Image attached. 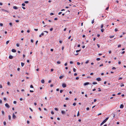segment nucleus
Wrapping results in <instances>:
<instances>
[{
  "label": "nucleus",
  "instance_id": "f257e3e1",
  "mask_svg": "<svg viewBox=\"0 0 126 126\" xmlns=\"http://www.w3.org/2000/svg\"><path fill=\"white\" fill-rule=\"evenodd\" d=\"M109 119V117L106 118L105 120H104L103 122L100 125L101 126L103 125L104 123H105Z\"/></svg>",
  "mask_w": 126,
  "mask_h": 126
},
{
  "label": "nucleus",
  "instance_id": "f03ea898",
  "mask_svg": "<svg viewBox=\"0 0 126 126\" xmlns=\"http://www.w3.org/2000/svg\"><path fill=\"white\" fill-rule=\"evenodd\" d=\"M62 86L63 88L65 87H66V84L64 83H63L62 84Z\"/></svg>",
  "mask_w": 126,
  "mask_h": 126
},
{
  "label": "nucleus",
  "instance_id": "7ed1b4c3",
  "mask_svg": "<svg viewBox=\"0 0 126 126\" xmlns=\"http://www.w3.org/2000/svg\"><path fill=\"white\" fill-rule=\"evenodd\" d=\"M46 32V33L47 34L48 33V32L47 31H44L41 34L43 36L44 35V32Z\"/></svg>",
  "mask_w": 126,
  "mask_h": 126
},
{
  "label": "nucleus",
  "instance_id": "20e7f679",
  "mask_svg": "<svg viewBox=\"0 0 126 126\" xmlns=\"http://www.w3.org/2000/svg\"><path fill=\"white\" fill-rule=\"evenodd\" d=\"M5 106L7 107L8 108H9L10 107L9 106L8 104L7 103H6L5 104Z\"/></svg>",
  "mask_w": 126,
  "mask_h": 126
},
{
  "label": "nucleus",
  "instance_id": "39448f33",
  "mask_svg": "<svg viewBox=\"0 0 126 126\" xmlns=\"http://www.w3.org/2000/svg\"><path fill=\"white\" fill-rule=\"evenodd\" d=\"M13 118L14 119H15L16 118V116L14 113L13 114Z\"/></svg>",
  "mask_w": 126,
  "mask_h": 126
},
{
  "label": "nucleus",
  "instance_id": "423d86ee",
  "mask_svg": "<svg viewBox=\"0 0 126 126\" xmlns=\"http://www.w3.org/2000/svg\"><path fill=\"white\" fill-rule=\"evenodd\" d=\"M96 79L98 81H100L101 80L100 78H97Z\"/></svg>",
  "mask_w": 126,
  "mask_h": 126
},
{
  "label": "nucleus",
  "instance_id": "0eeeda50",
  "mask_svg": "<svg viewBox=\"0 0 126 126\" xmlns=\"http://www.w3.org/2000/svg\"><path fill=\"white\" fill-rule=\"evenodd\" d=\"M89 84V83L88 82H87L84 83V86L86 85Z\"/></svg>",
  "mask_w": 126,
  "mask_h": 126
},
{
  "label": "nucleus",
  "instance_id": "6e6552de",
  "mask_svg": "<svg viewBox=\"0 0 126 126\" xmlns=\"http://www.w3.org/2000/svg\"><path fill=\"white\" fill-rule=\"evenodd\" d=\"M12 51L13 52H16V50L14 49H13L12 50Z\"/></svg>",
  "mask_w": 126,
  "mask_h": 126
},
{
  "label": "nucleus",
  "instance_id": "1a4fd4ad",
  "mask_svg": "<svg viewBox=\"0 0 126 126\" xmlns=\"http://www.w3.org/2000/svg\"><path fill=\"white\" fill-rule=\"evenodd\" d=\"M61 113L63 114H65V112L64 111L62 110L61 111Z\"/></svg>",
  "mask_w": 126,
  "mask_h": 126
},
{
  "label": "nucleus",
  "instance_id": "9d476101",
  "mask_svg": "<svg viewBox=\"0 0 126 126\" xmlns=\"http://www.w3.org/2000/svg\"><path fill=\"white\" fill-rule=\"evenodd\" d=\"M13 56H12V55H10L9 56V58L10 59H13Z\"/></svg>",
  "mask_w": 126,
  "mask_h": 126
},
{
  "label": "nucleus",
  "instance_id": "9b49d317",
  "mask_svg": "<svg viewBox=\"0 0 126 126\" xmlns=\"http://www.w3.org/2000/svg\"><path fill=\"white\" fill-rule=\"evenodd\" d=\"M124 107V105L123 104H121L120 105V108H123Z\"/></svg>",
  "mask_w": 126,
  "mask_h": 126
},
{
  "label": "nucleus",
  "instance_id": "f8f14e48",
  "mask_svg": "<svg viewBox=\"0 0 126 126\" xmlns=\"http://www.w3.org/2000/svg\"><path fill=\"white\" fill-rule=\"evenodd\" d=\"M64 77V76H60L59 78L60 79H62Z\"/></svg>",
  "mask_w": 126,
  "mask_h": 126
},
{
  "label": "nucleus",
  "instance_id": "ddd939ff",
  "mask_svg": "<svg viewBox=\"0 0 126 126\" xmlns=\"http://www.w3.org/2000/svg\"><path fill=\"white\" fill-rule=\"evenodd\" d=\"M74 54L75 55H77L78 54V53H76V52L75 51L74 52Z\"/></svg>",
  "mask_w": 126,
  "mask_h": 126
},
{
  "label": "nucleus",
  "instance_id": "4468645a",
  "mask_svg": "<svg viewBox=\"0 0 126 126\" xmlns=\"http://www.w3.org/2000/svg\"><path fill=\"white\" fill-rule=\"evenodd\" d=\"M13 8L14 9H17V8L16 6H14L13 7Z\"/></svg>",
  "mask_w": 126,
  "mask_h": 126
},
{
  "label": "nucleus",
  "instance_id": "2eb2a0df",
  "mask_svg": "<svg viewBox=\"0 0 126 126\" xmlns=\"http://www.w3.org/2000/svg\"><path fill=\"white\" fill-rule=\"evenodd\" d=\"M42 83H44V80L43 79H42L41 81Z\"/></svg>",
  "mask_w": 126,
  "mask_h": 126
},
{
  "label": "nucleus",
  "instance_id": "dca6fc26",
  "mask_svg": "<svg viewBox=\"0 0 126 126\" xmlns=\"http://www.w3.org/2000/svg\"><path fill=\"white\" fill-rule=\"evenodd\" d=\"M2 10L3 11H4L5 12H8V11H7V10H5V9H2Z\"/></svg>",
  "mask_w": 126,
  "mask_h": 126
},
{
  "label": "nucleus",
  "instance_id": "f3484780",
  "mask_svg": "<svg viewBox=\"0 0 126 126\" xmlns=\"http://www.w3.org/2000/svg\"><path fill=\"white\" fill-rule=\"evenodd\" d=\"M8 116V118H9V120H10L11 119V116L10 115H9Z\"/></svg>",
  "mask_w": 126,
  "mask_h": 126
},
{
  "label": "nucleus",
  "instance_id": "a211bd4d",
  "mask_svg": "<svg viewBox=\"0 0 126 126\" xmlns=\"http://www.w3.org/2000/svg\"><path fill=\"white\" fill-rule=\"evenodd\" d=\"M114 35L112 36H110V38H112L114 37Z\"/></svg>",
  "mask_w": 126,
  "mask_h": 126
},
{
  "label": "nucleus",
  "instance_id": "6ab92c4d",
  "mask_svg": "<svg viewBox=\"0 0 126 126\" xmlns=\"http://www.w3.org/2000/svg\"><path fill=\"white\" fill-rule=\"evenodd\" d=\"M124 86V85L122 83L121 84L120 86L122 87V86Z\"/></svg>",
  "mask_w": 126,
  "mask_h": 126
},
{
  "label": "nucleus",
  "instance_id": "aec40b11",
  "mask_svg": "<svg viewBox=\"0 0 126 126\" xmlns=\"http://www.w3.org/2000/svg\"><path fill=\"white\" fill-rule=\"evenodd\" d=\"M61 63V62L59 61H58L57 62V63L58 64H60Z\"/></svg>",
  "mask_w": 126,
  "mask_h": 126
},
{
  "label": "nucleus",
  "instance_id": "412c9836",
  "mask_svg": "<svg viewBox=\"0 0 126 126\" xmlns=\"http://www.w3.org/2000/svg\"><path fill=\"white\" fill-rule=\"evenodd\" d=\"M73 71H74V72H76V69L74 68H73Z\"/></svg>",
  "mask_w": 126,
  "mask_h": 126
},
{
  "label": "nucleus",
  "instance_id": "4be33fe9",
  "mask_svg": "<svg viewBox=\"0 0 126 126\" xmlns=\"http://www.w3.org/2000/svg\"><path fill=\"white\" fill-rule=\"evenodd\" d=\"M112 114L113 115V117H114L115 116V115L114 113H112Z\"/></svg>",
  "mask_w": 126,
  "mask_h": 126
},
{
  "label": "nucleus",
  "instance_id": "5701e85b",
  "mask_svg": "<svg viewBox=\"0 0 126 126\" xmlns=\"http://www.w3.org/2000/svg\"><path fill=\"white\" fill-rule=\"evenodd\" d=\"M80 51V50H77L76 51V53H78Z\"/></svg>",
  "mask_w": 126,
  "mask_h": 126
},
{
  "label": "nucleus",
  "instance_id": "b1692460",
  "mask_svg": "<svg viewBox=\"0 0 126 126\" xmlns=\"http://www.w3.org/2000/svg\"><path fill=\"white\" fill-rule=\"evenodd\" d=\"M1 112H2V114L3 115H4V111L3 110H2Z\"/></svg>",
  "mask_w": 126,
  "mask_h": 126
},
{
  "label": "nucleus",
  "instance_id": "393cba45",
  "mask_svg": "<svg viewBox=\"0 0 126 126\" xmlns=\"http://www.w3.org/2000/svg\"><path fill=\"white\" fill-rule=\"evenodd\" d=\"M93 84H97V83L96 82H93Z\"/></svg>",
  "mask_w": 126,
  "mask_h": 126
},
{
  "label": "nucleus",
  "instance_id": "a878e982",
  "mask_svg": "<svg viewBox=\"0 0 126 126\" xmlns=\"http://www.w3.org/2000/svg\"><path fill=\"white\" fill-rule=\"evenodd\" d=\"M100 59L99 58H98L96 59V60L97 61H99L100 60Z\"/></svg>",
  "mask_w": 126,
  "mask_h": 126
},
{
  "label": "nucleus",
  "instance_id": "bb28decb",
  "mask_svg": "<svg viewBox=\"0 0 126 126\" xmlns=\"http://www.w3.org/2000/svg\"><path fill=\"white\" fill-rule=\"evenodd\" d=\"M94 19H93V20L92 21V24H93L94 22Z\"/></svg>",
  "mask_w": 126,
  "mask_h": 126
},
{
  "label": "nucleus",
  "instance_id": "cd10ccee",
  "mask_svg": "<svg viewBox=\"0 0 126 126\" xmlns=\"http://www.w3.org/2000/svg\"><path fill=\"white\" fill-rule=\"evenodd\" d=\"M9 42V41H6V44L7 45Z\"/></svg>",
  "mask_w": 126,
  "mask_h": 126
},
{
  "label": "nucleus",
  "instance_id": "c85d7f7f",
  "mask_svg": "<svg viewBox=\"0 0 126 126\" xmlns=\"http://www.w3.org/2000/svg\"><path fill=\"white\" fill-rule=\"evenodd\" d=\"M21 65L22 66H24V63H21Z\"/></svg>",
  "mask_w": 126,
  "mask_h": 126
},
{
  "label": "nucleus",
  "instance_id": "c756f323",
  "mask_svg": "<svg viewBox=\"0 0 126 126\" xmlns=\"http://www.w3.org/2000/svg\"><path fill=\"white\" fill-rule=\"evenodd\" d=\"M79 115V111H78V113L77 114V116H78Z\"/></svg>",
  "mask_w": 126,
  "mask_h": 126
},
{
  "label": "nucleus",
  "instance_id": "7c9ffc66",
  "mask_svg": "<svg viewBox=\"0 0 126 126\" xmlns=\"http://www.w3.org/2000/svg\"><path fill=\"white\" fill-rule=\"evenodd\" d=\"M24 3H27L29 2V1H25Z\"/></svg>",
  "mask_w": 126,
  "mask_h": 126
},
{
  "label": "nucleus",
  "instance_id": "2f4dec72",
  "mask_svg": "<svg viewBox=\"0 0 126 126\" xmlns=\"http://www.w3.org/2000/svg\"><path fill=\"white\" fill-rule=\"evenodd\" d=\"M3 124L4 125H5L6 124V123L5 121H4L3 122Z\"/></svg>",
  "mask_w": 126,
  "mask_h": 126
},
{
  "label": "nucleus",
  "instance_id": "473e14b6",
  "mask_svg": "<svg viewBox=\"0 0 126 126\" xmlns=\"http://www.w3.org/2000/svg\"><path fill=\"white\" fill-rule=\"evenodd\" d=\"M16 45L17 47H19V45L18 43H17Z\"/></svg>",
  "mask_w": 126,
  "mask_h": 126
},
{
  "label": "nucleus",
  "instance_id": "72a5a7b5",
  "mask_svg": "<svg viewBox=\"0 0 126 126\" xmlns=\"http://www.w3.org/2000/svg\"><path fill=\"white\" fill-rule=\"evenodd\" d=\"M101 32H104V30L103 29H101Z\"/></svg>",
  "mask_w": 126,
  "mask_h": 126
},
{
  "label": "nucleus",
  "instance_id": "f704fd0d",
  "mask_svg": "<svg viewBox=\"0 0 126 126\" xmlns=\"http://www.w3.org/2000/svg\"><path fill=\"white\" fill-rule=\"evenodd\" d=\"M115 31L116 32H117V31H118V29H117L116 28V29H115Z\"/></svg>",
  "mask_w": 126,
  "mask_h": 126
},
{
  "label": "nucleus",
  "instance_id": "c9c22d12",
  "mask_svg": "<svg viewBox=\"0 0 126 126\" xmlns=\"http://www.w3.org/2000/svg\"><path fill=\"white\" fill-rule=\"evenodd\" d=\"M79 79V77H76V80H78Z\"/></svg>",
  "mask_w": 126,
  "mask_h": 126
},
{
  "label": "nucleus",
  "instance_id": "e433bc0d",
  "mask_svg": "<svg viewBox=\"0 0 126 126\" xmlns=\"http://www.w3.org/2000/svg\"><path fill=\"white\" fill-rule=\"evenodd\" d=\"M112 69L113 70H114V69L115 70V69H116V68L114 67H113L112 68Z\"/></svg>",
  "mask_w": 126,
  "mask_h": 126
},
{
  "label": "nucleus",
  "instance_id": "4c0bfd02",
  "mask_svg": "<svg viewBox=\"0 0 126 126\" xmlns=\"http://www.w3.org/2000/svg\"><path fill=\"white\" fill-rule=\"evenodd\" d=\"M54 109L56 110V111H58V109L57 108H55V109Z\"/></svg>",
  "mask_w": 126,
  "mask_h": 126
},
{
  "label": "nucleus",
  "instance_id": "58836bf2",
  "mask_svg": "<svg viewBox=\"0 0 126 126\" xmlns=\"http://www.w3.org/2000/svg\"><path fill=\"white\" fill-rule=\"evenodd\" d=\"M30 88H33V86L31 85H30Z\"/></svg>",
  "mask_w": 126,
  "mask_h": 126
},
{
  "label": "nucleus",
  "instance_id": "ea45409f",
  "mask_svg": "<svg viewBox=\"0 0 126 126\" xmlns=\"http://www.w3.org/2000/svg\"><path fill=\"white\" fill-rule=\"evenodd\" d=\"M13 103H14V104H16V101H14V102H13Z\"/></svg>",
  "mask_w": 126,
  "mask_h": 126
},
{
  "label": "nucleus",
  "instance_id": "a19ab883",
  "mask_svg": "<svg viewBox=\"0 0 126 126\" xmlns=\"http://www.w3.org/2000/svg\"><path fill=\"white\" fill-rule=\"evenodd\" d=\"M103 27V24H102L101 25V28H102Z\"/></svg>",
  "mask_w": 126,
  "mask_h": 126
},
{
  "label": "nucleus",
  "instance_id": "79ce46f5",
  "mask_svg": "<svg viewBox=\"0 0 126 126\" xmlns=\"http://www.w3.org/2000/svg\"><path fill=\"white\" fill-rule=\"evenodd\" d=\"M73 105L74 106H75L76 105V103H74L73 104Z\"/></svg>",
  "mask_w": 126,
  "mask_h": 126
},
{
  "label": "nucleus",
  "instance_id": "37998d69",
  "mask_svg": "<svg viewBox=\"0 0 126 126\" xmlns=\"http://www.w3.org/2000/svg\"><path fill=\"white\" fill-rule=\"evenodd\" d=\"M0 26H3V24L2 23H0Z\"/></svg>",
  "mask_w": 126,
  "mask_h": 126
},
{
  "label": "nucleus",
  "instance_id": "c03bdc74",
  "mask_svg": "<svg viewBox=\"0 0 126 126\" xmlns=\"http://www.w3.org/2000/svg\"><path fill=\"white\" fill-rule=\"evenodd\" d=\"M7 84L8 85H9L10 84V83L8 81L7 82Z\"/></svg>",
  "mask_w": 126,
  "mask_h": 126
},
{
  "label": "nucleus",
  "instance_id": "a18cd8bd",
  "mask_svg": "<svg viewBox=\"0 0 126 126\" xmlns=\"http://www.w3.org/2000/svg\"><path fill=\"white\" fill-rule=\"evenodd\" d=\"M54 15V14L53 13H51L50 14V15L51 16L52 15Z\"/></svg>",
  "mask_w": 126,
  "mask_h": 126
},
{
  "label": "nucleus",
  "instance_id": "49530a36",
  "mask_svg": "<svg viewBox=\"0 0 126 126\" xmlns=\"http://www.w3.org/2000/svg\"><path fill=\"white\" fill-rule=\"evenodd\" d=\"M89 62V61H87L85 62V63L86 64L88 63Z\"/></svg>",
  "mask_w": 126,
  "mask_h": 126
},
{
  "label": "nucleus",
  "instance_id": "de8ad7c7",
  "mask_svg": "<svg viewBox=\"0 0 126 126\" xmlns=\"http://www.w3.org/2000/svg\"><path fill=\"white\" fill-rule=\"evenodd\" d=\"M51 113L52 114H54V112L53 111H51Z\"/></svg>",
  "mask_w": 126,
  "mask_h": 126
},
{
  "label": "nucleus",
  "instance_id": "09e8293b",
  "mask_svg": "<svg viewBox=\"0 0 126 126\" xmlns=\"http://www.w3.org/2000/svg\"><path fill=\"white\" fill-rule=\"evenodd\" d=\"M74 75L75 76H76L77 75V74L76 73H75L74 74Z\"/></svg>",
  "mask_w": 126,
  "mask_h": 126
},
{
  "label": "nucleus",
  "instance_id": "8fccbe9b",
  "mask_svg": "<svg viewBox=\"0 0 126 126\" xmlns=\"http://www.w3.org/2000/svg\"><path fill=\"white\" fill-rule=\"evenodd\" d=\"M63 90H60V93H62V92H63Z\"/></svg>",
  "mask_w": 126,
  "mask_h": 126
},
{
  "label": "nucleus",
  "instance_id": "3c124183",
  "mask_svg": "<svg viewBox=\"0 0 126 126\" xmlns=\"http://www.w3.org/2000/svg\"><path fill=\"white\" fill-rule=\"evenodd\" d=\"M89 107H87V108H86V110H89Z\"/></svg>",
  "mask_w": 126,
  "mask_h": 126
},
{
  "label": "nucleus",
  "instance_id": "603ef678",
  "mask_svg": "<svg viewBox=\"0 0 126 126\" xmlns=\"http://www.w3.org/2000/svg\"><path fill=\"white\" fill-rule=\"evenodd\" d=\"M77 64L78 65H79L80 64V63L79 62H77Z\"/></svg>",
  "mask_w": 126,
  "mask_h": 126
},
{
  "label": "nucleus",
  "instance_id": "864d4df0",
  "mask_svg": "<svg viewBox=\"0 0 126 126\" xmlns=\"http://www.w3.org/2000/svg\"><path fill=\"white\" fill-rule=\"evenodd\" d=\"M97 45L98 48L100 47V46L99 44H97Z\"/></svg>",
  "mask_w": 126,
  "mask_h": 126
},
{
  "label": "nucleus",
  "instance_id": "5fc2aeb1",
  "mask_svg": "<svg viewBox=\"0 0 126 126\" xmlns=\"http://www.w3.org/2000/svg\"><path fill=\"white\" fill-rule=\"evenodd\" d=\"M3 99L5 100H6V99L5 97H4L3 98Z\"/></svg>",
  "mask_w": 126,
  "mask_h": 126
},
{
  "label": "nucleus",
  "instance_id": "6e6d98bb",
  "mask_svg": "<svg viewBox=\"0 0 126 126\" xmlns=\"http://www.w3.org/2000/svg\"><path fill=\"white\" fill-rule=\"evenodd\" d=\"M53 30V29L52 28H51L50 29V31H52Z\"/></svg>",
  "mask_w": 126,
  "mask_h": 126
},
{
  "label": "nucleus",
  "instance_id": "4d7b16f0",
  "mask_svg": "<svg viewBox=\"0 0 126 126\" xmlns=\"http://www.w3.org/2000/svg\"><path fill=\"white\" fill-rule=\"evenodd\" d=\"M2 85L1 84H0V88H2Z\"/></svg>",
  "mask_w": 126,
  "mask_h": 126
},
{
  "label": "nucleus",
  "instance_id": "13d9d810",
  "mask_svg": "<svg viewBox=\"0 0 126 126\" xmlns=\"http://www.w3.org/2000/svg\"><path fill=\"white\" fill-rule=\"evenodd\" d=\"M9 25L11 26H12V24L11 23H9Z\"/></svg>",
  "mask_w": 126,
  "mask_h": 126
},
{
  "label": "nucleus",
  "instance_id": "bf43d9fd",
  "mask_svg": "<svg viewBox=\"0 0 126 126\" xmlns=\"http://www.w3.org/2000/svg\"><path fill=\"white\" fill-rule=\"evenodd\" d=\"M70 64H72V63H73V62H72V61H70Z\"/></svg>",
  "mask_w": 126,
  "mask_h": 126
},
{
  "label": "nucleus",
  "instance_id": "052dcab7",
  "mask_svg": "<svg viewBox=\"0 0 126 126\" xmlns=\"http://www.w3.org/2000/svg\"><path fill=\"white\" fill-rule=\"evenodd\" d=\"M27 123L28 124H29L30 123V122L29 121H27Z\"/></svg>",
  "mask_w": 126,
  "mask_h": 126
},
{
  "label": "nucleus",
  "instance_id": "680f3d73",
  "mask_svg": "<svg viewBox=\"0 0 126 126\" xmlns=\"http://www.w3.org/2000/svg\"><path fill=\"white\" fill-rule=\"evenodd\" d=\"M62 12H60L58 14L59 15H60L62 14Z\"/></svg>",
  "mask_w": 126,
  "mask_h": 126
},
{
  "label": "nucleus",
  "instance_id": "e2e57ef3",
  "mask_svg": "<svg viewBox=\"0 0 126 126\" xmlns=\"http://www.w3.org/2000/svg\"><path fill=\"white\" fill-rule=\"evenodd\" d=\"M34 30L35 31H37L38 30V29H34Z\"/></svg>",
  "mask_w": 126,
  "mask_h": 126
},
{
  "label": "nucleus",
  "instance_id": "0e129e2a",
  "mask_svg": "<svg viewBox=\"0 0 126 126\" xmlns=\"http://www.w3.org/2000/svg\"><path fill=\"white\" fill-rule=\"evenodd\" d=\"M121 47V45H119L118 46V47Z\"/></svg>",
  "mask_w": 126,
  "mask_h": 126
},
{
  "label": "nucleus",
  "instance_id": "69168bd1",
  "mask_svg": "<svg viewBox=\"0 0 126 126\" xmlns=\"http://www.w3.org/2000/svg\"><path fill=\"white\" fill-rule=\"evenodd\" d=\"M2 103V101L1 100H0V103Z\"/></svg>",
  "mask_w": 126,
  "mask_h": 126
},
{
  "label": "nucleus",
  "instance_id": "338daca9",
  "mask_svg": "<svg viewBox=\"0 0 126 126\" xmlns=\"http://www.w3.org/2000/svg\"><path fill=\"white\" fill-rule=\"evenodd\" d=\"M51 82V80H49L48 81V82L49 83H50Z\"/></svg>",
  "mask_w": 126,
  "mask_h": 126
},
{
  "label": "nucleus",
  "instance_id": "774afa93",
  "mask_svg": "<svg viewBox=\"0 0 126 126\" xmlns=\"http://www.w3.org/2000/svg\"><path fill=\"white\" fill-rule=\"evenodd\" d=\"M20 70V68H17V70L18 71H19Z\"/></svg>",
  "mask_w": 126,
  "mask_h": 126
}]
</instances>
